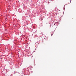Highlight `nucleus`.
Wrapping results in <instances>:
<instances>
[{
  "instance_id": "1",
  "label": "nucleus",
  "mask_w": 76,
  "mask_h": 76,
  "mask_svg": "<svg viewBox=\"0 0 76 76\" xmlns=\"http://www.w3.org/2000/svg\"><path fill=\"white\" fill-rule=\"evenodd\" d=\"M53 34H51V36H53Z\"/></svg>"
}]
</instances>
